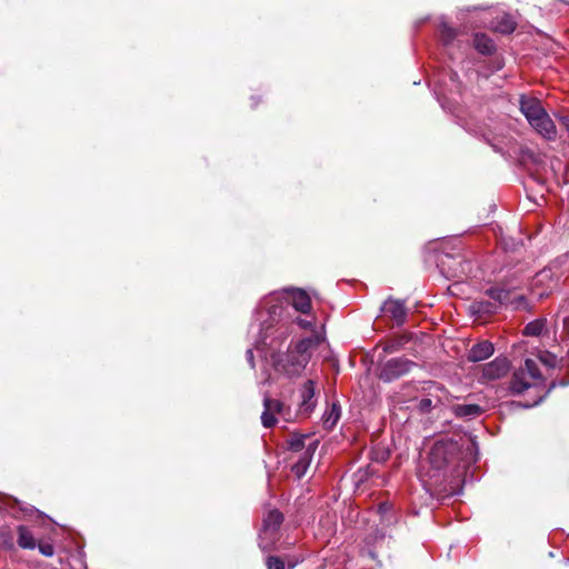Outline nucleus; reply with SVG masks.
<instances>
[{"mask_svg": "<svg viewBox=\"0 0 569 569\" xmlns=\"http://www.w3.org/2000/svg\"><path fill=\"white\" fill-rule=\"evenodd\" d=\"M391 509V506L387 502L380 503L378 511L381 516H385L387 512H389Z\"/></svg>", "mask_w": 569, "mask_h": 569, "instance_id": "nucleus-32", "label": "nucleus"}, {"mask_svg": "<svg viewBox=\"0 0 569 569\" xmlns=\"http://www.w3.org/2000/svg\"><path fill=\"white\" fill-rule=\"evenodd\" d=\"M282 522L283 515L278 510H270L264 517L262 530L259 535V546L263 551H269L273 548Z\"/></svg>", "mask_w": 569, "mask_h": 569, "instance_id": "nucleus-3", "label": "nucleus"}, {"mask_svg": "<svg viewBox=\"0 0 569 569\" xmlns=\"http://www.w3.org/2000/svg\"><path fill=\"white\" fill-rule=\"evenodd\" d=\"M247 359L250 362L251 367H254V358H253V351L251 349H248L246 352Z\"/></svg>", "mask_w": 569, "mask_h": 569, "instance_id": "nucleus-33", "label": "nucleus"}, {"mask_svg": "<svg viewBox=\"0 0 569 569\" xmlns=\"http://www.w3.org/2000/svg\"><path fill=\"white\" fill-rule=\"evenodd\" d=\"M491 28L500 33L509 34L516 29V22L509 14H501L491 21Z\"/></svg>", "mask_w": 569, "mask_h": 569, "instance_id": "nucleus-16", "label": "nucleus"}, {"mask_svg": "<svg viewBox=\"0 0 569 569\" xmlns=\"http://www.w3.org/2000/svg\"><path fill=\"white\" fill-rule=\"evenodd\" d=\"M510 370V361L506 357H497L482 367V379L493 381L505 377Z\"/></svg>", "mask_w": 569, "mask_h": 569, "instance_id": "nucleus-7", "label": "nucleus"}, {"mask_svg": "<svg viewBox=\"0 0 569 569\" xmlns=\"http://www.w3.org/2000/svg\"><path fill=\"white\" fill-rule=\"evenodd\" d=\"M475 48L482 54H490L495 51L493 41L483 33H477L473 39Z\"/></svg>", "mask_w": 569, "mask_h": 569, "instance_id": "nucleus-18", "label": "nucleus"}, {"mask_svg": "<svg viewBox=\"0 0 569 569\" xmlns=\"http://www.w3.org/2000/svg\"><path fill=\"white\" fill-rule=\"evenodd\" d=\"M558 279L555 278L550 268L538 272L533 279L532 292L538 298L547 297L553 288L557 287Z\"/></svg>", "mask_w": 569, "mask_h": 569, "instance_id": "nucleus-6", "label": "nucleus"}, {"mask_svg": "<svg viewBox=\"0 0 569 569\" xmlns=\"http://www.w3.org/2000/svg\"><path fill=\"white\" fill-rule=\"evenodd\" d=\"M539 360L546 365L547 367L555 368L558 363V359L555 355L550 352H542L539 356Z\"/></svg>", "mask_w": 569, "mask_h": 569, "instance_id": "nucleus-27", "label": "nucleus"}, {"mask_svg": "<svg viewBox=\"0 0 569 569\" xmlns=\"http://www.w3.org/2000/svg\"><path fill=\"white\" fill-rule=\"evenodd\" d=\"M0 545L3 546L6 549H12L13 548V536L10 531H0Z\"/></svg>", "mask_w": 569, "mask_h": 569, "instance_id": "nucleus-28", "label": "nucleus"}, {"mask_svg": "<svg viewBox=\"0 0 569 569\" xmlns=\"http://www.w3.org/2000/svg\"><path fill=\"white\" fill-rule=\"evenodd\" d=\"M475 312L479 313H491L493 312V306L490 302L477 301L471 306Z\"/></svg>", "mask_w": 569, "mask_h": 569, "instance_id": "nucleus-26", "label": "nucleus"}, {"mask_svg": "<svg viewBox=\"0 0 569 569\" xmlns=\"http://www.w3.org/2000/svg\"><path fill=\"white\" fill-rule=\"evenodd\" d=\"M276 302H278L277 295H272L261 302V307L267 308L271 319H274L276 317H279L281 315V307L278 306Z\"/></svg>", "mask_w": 569, "mask_h": 569, "instance_id": "nucleus-23", "label": "nucleus"}, {"mask_svg": "<svg viewBox=\"0 0 569 569\" xmlns=\"http://www.w3.org/2000/svg\"><path fill=\"white\" fill-rule=\"evenodd\" d=\"M309 440L308 436H293L289 441L290 450L298 452L306 447V441Z\"/></svg>", "mask_w": 569, "mask_h": 569, "instance_id": "nucleus-25", "label": "nucleus"}, {"mask_svg": "<svg viewBox=\"0 0 569 569\" xmlns=\"http://www.w3.org/2000/svg\"><path fill=\"white\" fill-rule=\"evenodd\" d=\"M520 110L529 123L537 120L538 117L546 112L540 100L523 96L520 98Z\"/></svg>", "mask_w": 569, "mask_h": 569, "instance_id": "nucleus-9", "label": "nucleus"}, {"mask_svg": "<svg viewBox=\"0 0 569 569\" xmlns=\"http://www.w3.org/2000/svg\"><path fill=\"white\" fill-rule=\"evenodd\" d=\"M340 416V406L337 403H332L331 407L325 412L322 417L325 428L328 430L332 429L339 421Z\"/></svg>", "mask_w": 569, "mask_h": 569, "instance_id": "nucleus-19", "label": "nucleus"}, {"mask_svg": "<svg viewBox=\"0 0 569 569\" xmlns=\"http://www.w3.org/2000/svg\"><path fill=\"white\" fill-rule=\"evenodd\" d=\"M18 545L23 549H34L36 548V541L32 536V533L24 527L19 526L18 528Z\"/></svg>", "mask_w": 569, "mask_h": 569, "instance_id": "nucleus-22", "label": "nucleus"}, {"mask_svg": "<svg viewBox=\"0 0 569 569\" xmlns=\"http://www.w3.org/2000/svg\"><path fill=\"white\" fill-rule=\"evenodd\" d=\"M487 295L498 305H511L516 309L525 303L522 293L517 292V287L497 286L487 290Z\"/></svg>", "mask_w": 569, "mask_h": 569, "instance_id": "nucleus-4", "label": "nucleus"}, {"mask_svg": "<svg viewBox=\"0 0 569 569\" xmlns=\"http://www.w3.org/2000/svg\"><path fill=\"white\" fill-rule=\"evenodd\" d=\"M530 126L547 140H555L557 137L556 126L547 111L538 117L537 120L530 122Z\"/></svg>", "mask_w": 569, "mask_h": 569, "instance_id": "nucleus-11", "label": "nucleus"}, {"mask_svg": "<svg viewBox=\"0 0 569 569\" xmlns=\"http://www.w3.org/2000/svg\"><path fill=\"white\" fill-rule=\"evenodd\" d=\"M317 446V441H311L307 446L306 450L302 452L298 461L293 465L292 470L299 478L305 475L307 468L309 467L312 453L315 452Z\"/></svg>", "mask_w": 569, "mask_h": 569, "instance_id": "nucleus-14", "label": "nucleus"}, {"mask_svg": "<svg viewBox=\"0 0 569 569\" xmlns=\"http://www.w3.org/2000/svg\"><path fill=\"white\" fill-rule=\"evenodd\" d=\"M445 451V448L443 446L441 445H436L433 448H432V451H431V461L432 462H436V457L441 455L442 452Z\"/></svg>", "mask_w": 569, "mask_h": 569, "instance_id": "nucleus-31", "label": "nucleus"}, {"mask_svg": "<svg viewBox=\"0 0 569 569\" xmlns=\"http://www.w3.org/2000/svg\"><path fill=\"white\" fill-rule=\"evenodd\" d=\"M263 412L261 415V422L263 427L271 428L277 423L276 413H280L283 409V403L280 400L271 399L268 396L263 398Z\"/></svg>", "mask_w": 569, "mask_h": 569, "instance_id": "nucleus-8", "label": "nucleus"}, {"mask_svg": "<svg viewBox=\"0 0 569 569\" xmlns=\"http://www.w3.org/2000/svg\"><path fill=\"white\" fill-rule=\"evenodd\" d=\"M453 412L460 418H476L481 415L482 409L478 405H457L453 407Z\"/></svg>", "mask_w": 569, "mask_h": 569, "instance_id": "nucleus-17", "label": "nucleus"}, {"mask_svg": "<svg viewBox=\"0 0 569 569\" xmlns=\"http://www.w3.org/2000/svg\"><path fill=\"white\" fill-rule=\"evenodd\" d=\"M313 345V339H302L287 352L273 356L274 370L288 378L299 377L311 358L310 349Z\"/></svg>", "mask_w": 569, "mask_h": 569, "instance_id": "nucleus-1", "label": "nucleus"}, {"mask_svg": "<svg viewBox=\"0 0 569 569\" xmlns=\"http://www.w3.org/2000/svg\"><path fill=\"white\" fill-rule=\"evenodd\" d=\"M297 563L298 559H288L286 562L284 559L276 556H270L266 560V566L268 569H292Z\"/></svg>", "mask_w": 569, "mask_h": 569, "instance_id": "nucleus-21", "label": "nucleus"}, {"mask_svg": "<svg viewBox=\"0 0 569 569\" xmlns=\"http://www.w3.org/2000/svg\"><path fill=\"white\" fill-rule=\"evenodd\" d=\"M38 549H39L40 553L46 556V557H51L54 553V548L49 542H40L38 545Z\"/></svg>", "mask_w": 569, "mask_h": 569, "instance_id": "nucleus-30", "label": "nucleus"}, {"mask_svg": "<svg viewBox=\"0 0 569 569\" xmlns=\"http://www.w3.org/2000/svg\"><path fill=\"white\" fill-rule=\"evenodd\" d=\"M309 325H310V323H309V322H307V321H302V320L300 321V326H302V327H308Z\"/></svg>", "mask_w": 569, "mask_h": 569, "instance_id": "nucleus-35", "label": "nucleus"}, {"mask_svg": "<svg viewBox=\"0 0 569 569\" xmlns=\"http://www.w3.org/2000/svg\"><path fill=\"white\" fill-rule=\"evenodd\" d=\"M495 351L493 345L490 341H481L475 345L468 353V360L479 362L488 359Z\"/></svg>", "mask_w": 569, "mask_h": 569, "instance_id": "nucleus-12", "label": "nucleus"}, {"mask_svg": "<svg viewBox=\"0 0 569 569\" xmlns=\"http://www.w3.org/2000/svg\"><path fill=\"white\" fill-rule=\"evenodd\" d=\"M560 1L569 4V0H560Z\"/></svg>", "mask_w": 569, "mask_h": 569, "instance_id": "nucleus-36", "label": "nucleus"}, {"mask_svg": "<svg viewBox=\"0 0 569 569\" xmlns=\"http://www.w3.org/2000/svg\"><path fill=\"white\" fill-rule=\"evenodd\" d=\"M541 379L538 363L532 359H526L525 366L516 370L510 381V390L516 395L525 392Z\"/></svg>", "mask_w": 569, "mask_h": 569, "instance_id": "nucleus-2", "label": "nucleus"}, {"mask_svg": "<svg viewBox=\"0 0 569 569\" xmlns=\"http://www.w3.org/2000/svg\"><path fill=\"white\" fill-rule=\"evenodd\" d=\"M433 407V403H432V400L430 398H423L421 399L419 402H418V410L421 412V413H427L429 412Z\"/></svg>", "mask_w": 569, "mask_h": 569, "instance_id": "nucleus-29", "label": "nucleus"}, {"mask_svg": "<svg viewBox=\"0 0 569 569\" xmlns=\"http://www.w3.org/2000/svg\"><path fill=\"white\" fill-rule=\"evenodd\" d=\"M292 307L302 313L309 312L311 309V300L306 291L301 289L291 290Z\"/></svg>", "mask_w": 569, "mask_h": 569, "instance_id": "nucleus-15", "label": "nucleus"}, {"mask_svg": "<svg viewBox=\"0 0 569 569\" xmlns=\"http://www.w3.org/2000/svg\"><path fill=\"white\" fill-rule=\"evenodd\" d=\"M315 382L312 380L306 381L300 389L299 410L301 413L309 415L315 409Z\"/></svg>", "mask_w": 569, "mask_h": 569, "instance_id": "nucleus-10", "label": "nucleus"}, {"mask_svg": "<svg viewBox=\"0 0 569 569\" xmlns=\"http://www.w3.org/2000/svg\"><path fill=\"white\" fill-rule=\"evenodd\" d=\"M413 362L406 358H392L388 360L380 371V379L390 382L408 373Z\"/></svg>", "mask_w": 569, "mask_h": 569, "instance_id": "nucleus-5", "label": "nucleus"}, {"mask_svg": "<svg viewBox=\"0 0 569 569\" xmlns=\"http://www.w3.org/2000/svg\"><path fill=\"white\" fill-rule=\"evenodd\" d=\"M546 325L547 320L545 318L536 319L526 325L522 333L529 337H538L542 335L543 330L546 329Z\"/></svg>", "mask_w": 569, "mask_h": 569, "instance_id": "nucleus-20", "label": "nucleus"}, {"mask_svg": "<svg viewBox=\"0 0 569 569\" xmlns=\"http://www.w3.org/2000/svg\"><path fill=\"white\" fill-rule=\"evenodd\" d=\"M383 310L395 320L397 325H402L407 318L405 305L399 300L389 299L385 302Z\"/></svg>", "mask_w": 569, "mask_h": 569, "instance_id": "nucleus-13", "label": "nucleus"}, {"mask_svg": "<svg viewBox=\"0 0 569 569\" xmlns=\"http://www.w3.org/2000/svg\"><path fill=\"white\" fill-rule=\"evenodd\" d=\"M440 37L445 44H449L456 38V30L450 28L447 23L440 26Z\"/></svg>", "mask_w": 569, "mask_h": 569, "instance_id": "nucleus-24", "label": "nucleus"}, {"mask_svg": "<svg viewBox=\"0 0 569 569\" xmlns=\"http://www.w3.org/2000/svg\"><path fill=\"white\" fill-rule=\"evenodd\" d=\"M563 329L567 333H569V317L563 319Z\"/></svg>", "mask_w": 569, "mask_h": 569, "instance_id": "nucleus-34", "label": "nucleus"}]
</instances>
